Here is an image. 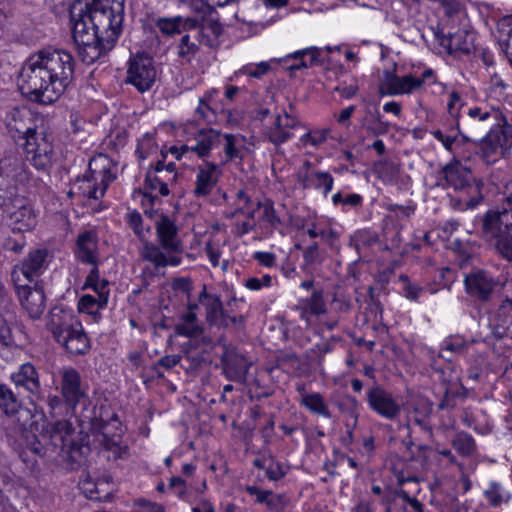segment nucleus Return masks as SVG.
Here are the masks:
<instances>
[{"instance_id": "1", "label": "nucleus", "mask_w": 512, "mask_h": 512, "mask_svg": "<svg viewBox=\"0 0 512 512\" xmlns=\"http://www.w3.org/2000/svg\"><path fill=\"white\" fill-rule=\"evenodd\" d=\"M125 0H87L70 13L72 38L81 60L90 65L116 45L125 18Z\"/></svg>"}, {"instance_id": "2", "label": "nucleus", "mask_w": 512, "mask_h": 512, "mask_svg": "<svg viewBox=\"0 0 512 512\" xmlns=\"http://www.w3.org/2000/svg\"><path fill=\"white\" fill-rule=\"evenodd\" d=\"M76 62L63 49L45 48L30 56L18 77L21 93L35 102L52 104L71 85Z\"/></svg>"}, {"instance_id": "3", "label": "nucleus", "mask_w": 512, "mask_h": 512, "mask_svg": "<svg viewBox=\"0 0 512 512\" xmlns=\"http://www.w3.org/2000/svg\"><path fill=\"white\" fill-rule=\"evenodd\" d=\"M437 186L442 189L451 188L463 195V198L454 203V208L459 210L474 209L483 200L482 181L476 179L471 169L456 159L447 163L437 173Z\"/></svg>"}, {"instance_id": "4", "label": "nucleus", "mask_w": 512, "mask_h": 512, "mask_svg": "<svg viewBox=\"0 0 512 512\" xmlns=\"http://www.w3.org/2000/svg\"><path fill=\"white\" fill-rule=\"evenodd\" d=\"M47 329L54 340L72 356L86 355L91 349L89 336L70 310L54 307L49 314Z\"/></svg>"}, {"instance_id": "5", "label": "nucleus", "mask_w": 512, "mask_h": 512, "mask_svg": "<svg viewBox=\"0 0 512 512\" xmlns=\"http://www.w3.org/2000/svg\"><path fill=\"white\" fill-rule=\"evenodd\" d=\"M479 235L501 258L512 262V222L507 209H489L476 217Z\"/></svg>"}, {"instance_id": "6", "label": "nucleus", "mask_w": 512, "mask_h": 512, "mask_svg": "<svg viewBox=\"0 0 512 512\" xmlns=\"http://www.w3.org/2000/svg\"><path fill=\"white\" fill-rule=\"evenodd\" d=\"M115 179L116 166L108 156L99 154L90 160L88 172L75 180L69 195L79 194L88 199L99 200Z\"/></svg>"}, {"instance_id": "7", "label": "nucleus", "mask_w": 512, "mask_h": 512, "mask_svg": "<svg viewBox=\"0 0 512 512\" xmlns=\"http://www.w3.org/2000/svg\"><path fill=\"white\" fill-rule=\"evenodd\" d=\"M433 413V404L427 399H418L410 402L406 408V428L407 437L403 440L407 451L411 454L412 460L422 458L426 460L432 448L425 444H418L413 438L415 427H418L428 438L432 437L433 429L431 417Z\"/></svg>"}, {"instance_id": "8", "label": "nucleus", "mask_w": 512, "mask_h": 512, "mask_svg": "<svg viewBox=\"0 0 512 512\" xmlns=\"http://www.w3.org/2000/svg\"><path fill=\"white\" fill-rule=\"evenodd\" d=\"M37 179L26 164L16 158L0 161V208L10 210L11 204L22 196L21 189L35 186Z\"/></svg>"}, {"instance_id": "9", "label": "nucleus", "mask_w": 512, "mask_h": 512, "mask_svg": "<svg viewBox=\"0 0 512 512\" xmlns=\"http://www.w3.org/2000/svg\"><path fill=\"white\" fill-rule=\"evenodd\" d=\"M17 147L21 149L25 160L38 171L48 172L57 158L53 135L44 126L21 141Z\"/></svg>"}, {"instance_id": "10", "label": "nucleus", "mask_w": 512, "mask_h": 512, "mask_svg": "<svg viewBox=\"0 0 512 512\" xmlns=\"http://www.w3.org/2000/svg\"><path fill=\"white\" fill-rule=\"evenodd\" d=\"M96 440L102 450L108 453L109 460L126 459L129 456V448L123 443V430L119 417L111 413L104 418L103 413L93 422Z\"/></svg>"}, {"instance_id": "11", "label": "nucleus", "mask_w": 512, "mask_h": 512, "mask_svg": "<svg viewBox=\"0 0 512 512\" xmlns=\"http://www.w3.org/2000/svg\"><path fill=\"white\" fill-rule=\"evenodd\" d=\"M463 285L467 296L479 305L495 303L504 287L499 276L481 268L465 273Z\"/></svg>"}, {"instance_id": "12", "label": "nucleus", "mask_w": 512, "mask_h": 512, "mask_svg": "<svg viewBox=\"0 0 512 512\" xmlns=\"http://www.w3.org/2000/svg\"><path fill=\"white\" fill-rule=\"evenodd\" d=\"M479 155L487 164H492L509 153L512 148V125H494L478 140Z\"/></svg>"}, {"instance_id": "13", "label": "nucleus", "mask_w": 512, "mask_h": 512, "mask_svg": "<svg viewBox=\"0 0 512 512\" xmlns=\"http://www.w3.org/2000/svg\"><path fill=\"white\" fill-rule=\"evenodd\" d=\"M157 70L152 57L145 53L132 55L127 62L125 83L143 94L152 89L156 82Z\"/></svg>"}, {"instance_id": "14", "label": "nucleus", "mask_w": 512, "mask_h": 512, "mask_svg": "<svg viewBox=\"0 0 512 512\" xmlns=\"http://www.w3.org/2000/svg\"><path fill=\"white\" fill-rule=\"evenodd\" d=\"M4 122L8 135L16 146L43 126V120L26 107H14L9 110Z\"/></svg>"}, {"instance_id": "15", "label": "nucleus", "mask_w": 512, "mask_h": 512, "mask_svg": "<svg viewBox=\"0 0 512 512\" xmlns=\"http://www.w3.org/2000/svg\"><path fill=\"white\" fill-rule=\"evenodd\" d=\"M437 80L436 74L433 69L425 68L420 76L407 74L398 76L393 72H386L383 81V88L386 91H381L382 95H403L410 94L413 91L421 88L423 85L435 84Z\"/></svg>"}, {"instance_id": "16", "label": "nucleus", "mask_w": 512, "mask_h": 512, "mask_svg": "<svg viewBox=\"0 0 512 512\" xmlns=\"http://www.w3.org/2000/svg\"><path fill=\"white\" fill-rule=\"evenodd\" d=\"M366 403L373 413L389 421L397 419L402 411L397 397L376 382L366 392Z\"/></svg>"}, {"instance_id": "17", "label": "nucleus", "mask_w": 512, "mask_h": 512, "mask_svg": "<svg viewBox=\"0 0 512 512\" xmlns=\"http://www.w3.org/2000/svg\"><path fill=\"white\" fill-rule=\"evenodd\" d=\"M49 251L46 248L32 249L14 266L12 279L14 283L20 281V275L29 283H37L38 279L48 268Z\"/></svg>"}, {"instance_id": "18", "label": "nucleus", "mask_w": 512, "mask_h": 512, "mask_svg": "<svg viewBox=\"0 0 512 512\" xmlns=\"http://www.w3.org/2000/svg\"><path fill=\"white\" fill-rule=\"evenodd\" d=\"M133 194L134 198H141L140 205L145 215L152 218L155 204L160 201L161 197L168 196L170 189L167 186V179H160L155 173L146 172L143 186L134 190Z\"/></svg>"}, {"instance_id": "19", "label": "nucleus", "mask_w": 512, "mask_h": 512, "mask_svg": "<svg viewBox=\"0 0 512 512\" xmlns=\"http://www.w3.org/2000/svg\"><path fill=\"white\" fill-rule=\"evenodd\" d=\"M72 251L77 262L87 266L100 265L102 260L98 231L91 228L79 232Z\"/></svg>"}, {"instance_id": "20", "label": "nucleus", "mask_w": 512, "mask_h": 512, "mask_svg": "<svg viewBox=\"0 0 512 512\" xmlns=\"http://www.w3.org/2000/svg\"><path fill=\"white\" fill-rule=\"evenodd\" d=\"M223 174L222 166L218 163L204 160L195 168L193 195L197 199H207L216 188Z\"/></svg>"}, {"instance_id": "21", "label": "nucleus", "mask_w": 512, "mask_h": 512, "mask_svg": "<svg viewBox=\"0 0 512 512\" xmlns=\"http://www.w3.org/2000/svg\"><path fill=\"white\" fill-rule=\"evenodd\" d=\"M60 394L66 398L69 405H78L87 398V386L82 382V377L77 369L64 366L59 369Z\"/></svg>"}, {"instance_id": "22", "label": "nucleus", "mask_w": 512, "mask_h": 512, "mask_svg": "<svg viewBox=\"0 0 512 512\" xmlns=\"http://www.w3.org/2000/svg\"><path fill=\"white\" fill-rule=\"evenodd\" d=\"M11 381L18 389H23L34 403V400H44V391L40 382V375L36 367L25 362L10 376Z\"/></svg>"}, {"instance_id": "23", "label": "nucleus", "mask_w": 512, "mask_h": 512, "mask_svg": "<svg viewBox=\"0 0 512 512\" xmlns=\"http://www.w3.org/2000/svg\"><path fill=\"white\" fill-rule=\"evenodd\" d=\"M14 232H29L37 226V214L30 201L21 197L11 204L10 210H4Z\"/></svg>"}, {"instance_id": "24", "label": "nucleus", "mask_w": 512, "mask_h": 512, "mask_svg": "<svg viewBox=\"0 0 512 512\" xmlns=\"http://www.w3.org/2000/svg\"><path fill=\"white\" fill-rule=\"evenodd\" d=\"M185 28L193 32V38L198 41L199 45L216 48L220 44L219 38L223 33V27L217 12L200 19L193 27Z\"/></svg>"}, {"instance_id": "25", "label": "nucleus", "mask_w": 512, "mask_h": 512, "mask_svg": "<svg viewBox=\"0 0 512 512\" xmlns=\"http://www.w3.org/2000/svg\"><path fill=\"white\" fill-rule=\"evenodd\" d=\"M156 236L159 245L167 253H174L178 256L184 251L182 240L179 236V229L175 221L169 216L162 214L156 222Z\"/></svg>"}, {"instance_id": "26", "label": "nucleus", "mask_w": 512, "mask_h": 512, "mask_svg": "<svg viewBox=\"0 0 512 512\" xmlns=\"http://www.w3.org/2000/svg\"><path fill=\"white\" fill-rule=\"evenodd\" d=\"M16 292L22 308L33 320L40 319L46 309V296L42 287L15 283Z\"/></svg>"}, {"instance_id": "27", "label": "nucleus", "mask_w": 512, "mask_h": 512, "mask_svg": "<svg viewBox=\"0 0 512 512\" xmlns=\"http://www.w3.org/2000/svg\"><path fill=\"white\" fill-rule=\"evenodd\" d=\"M311 162L306 161L303 171L298 174V180L304 189H314L320 191L324 197L333 190L334 177L323 170L311 169Z\"/></svg>"}, {"instance_id": "28", "label": "nucleus", "mask_w": 512, "mask_h": 512, "mask_svg": "<svg viewBox=\"0 0 512 512\" xmlns=\"http://www.w3.org/2000/svg\"><path fill=\"white\" fill-rule=\"evenodd\" d=\"M293 310L306 326H310L314 317H320L327 312L323 289H314L310 297L299 299Z\"/></svg>"}, {"instance_id": "29", "label": "nucleus", "mask_w": 512, "mask_h": 512, "mask_svg": "<svg viewBox=\"0 0 512 512\" xmlns=\"http://www.w3.org/2000/svg\"><path fill=\"white\" fill-rule=\"evenodd\" d=\"M438 35L440 45L448 50L450 54L461 52L469 54L473 47L474 35L466 29H455L449 27L447 32L442 31Z\"/></svg>"}, {"instance_id": "30", "label": "nucleus", "mask_w": 512, "mask_h": 512, "mask_svg": "<svg viewBox=\"0 0 512 512\" xmlns=\"http://www.w3.org/2000/svg\"><path fill=\"white\" fill-rule=\"evenodd\" d=\"M221 362L223 373L227 379L239 383L246 380L250 363L236 349H226L223 353Z\"/></svg>"}, {"instance_id": "31", "label": "nucleus", "mask_w": 512, "mask_h": 512, "mask_svg": "<svg viewBox=\"0 0 512 512\" xmlns=\"http://www.w3.org/2000/svg\"><path fill=\"white\" fill-rule=\"evenodd\" d=\"M223 141V133L213 128L200 129L194 138V144L191 145V152L199 158L207 160L211 152L218 148Z\"/></svg>"}, {"instance_id": "32", "label": "nucleus", "mask_w": 512, "mask_h": 512, "mask_svg": "<svg viewBox=\"0 0 512 512\" xmlns=\"http://www.w3.org/2000/svg\"><path fill=\"white\" fill-rule=\"evenodd\" d=\"M51 444L62 451L73 450L76 445L74 441L75 428L67 420H57L50 423L47 428Z\"/></svg>"}, {"instance_id": "33", "label": "nucleus", "mask_w": 512, "mask_h": 512, "mask_svg": "<svg viewBox=\"0 0 512 512\" xmlns=\"http://www.w3.org/2000/svg\"><path fill=\"white\" fill-rule=\"evenodd\" d=\"M323 50L317 47H308L287 55L284 59L285 67L291 72L307 69L323 62Z\"/></svg>"}, {"instance_id": "34", "label": "nucleus", "mask_w": 512, "mask_h": 512, "mask_svg": "<svg viewBox=\"0 0 512 512\" xmlns=\"http://www.w3.org/2000/svg\"><path fill=\"white\" fill-rule=\"evenodd\" d=\"M220 91L217 88H210L199 97L198 106L195 109V117L198 120H202L207 124L218 121L219 106L221 100H219Z\"/></svg>"}, {"instance_id": "35", "label": "nucleus", "mask_w": 512, "mask_h": 512, "mask_svg": "<svg viewBox=\"0 0 512 512\" xmlns=\"http://www.w3.org/2000/svg\"><path fill=\"white\" fill-rule=\"evenodd\" d=\"M143 260L151 262L156 269L167 266H179L182 257L174 253H167L160 245L146 241L141 250Z\"/></svg>"}, {"instance_id": "36", "label": "nucleus", "mask_w": 512, "mask_h": 512, "mask_svg": "<svg viewBox=\"0 0 512 512\" xmlns=\"http://www.w3.org/2000/svg\"><path fill=\"white\" fill-rule=\"evenodd\" d=\"M199 302L205 307L206 319L209 324L228 327L226 313L219 296L209 294L204 286L199 294Z\"/></svg>"}, {"instance_id": "37", "label": "nucleus", "mask_w": 512, "mask_h": 512, "mask_svg": "<svg viewBox=\"0 0 512 512\" xmlns=\"http://www.w3.org/2000/svg\"><path fill=\"white\" fill-rule=\"evenodd\" d=\"M223 148V156L219 165L222 167L228 163L244 159L245 137L241 134L223 133V141L220 145Z\"/></svg>"}, {"instance_id": "38", "label": "nucleus", "mask_w": 512, "mask_h": 512, "mask_svg": "<svg viewBox=\"0 0 512 512\" xmlns=\"http://www.w3.org/2000/svg\"><path fill=\"white\" fill-rule=\"evenodd\" d=\"M483 497L492 508H500L512 501V491L502 482L491 480L483 490Z\"/></svg>"}, {"instance_id": "39", "label": "nucleus", "mask_w": 512, "mask_h": 512, "mask_svg": "<svg viewBox=\"0 0 512 512\" xmlns=\"http://www.w3.org/2000/svg\"><path fill=\"white\" fill-rule=\"evenodd\" d=\"M147 173H155L160 179H167V186L172 185L177 178L176 164L174 161L167 162V152L161 150L160 158L151 163L146 170Z\"/></svg>"}, {"instance_id": "40", "label": "nucleus", "mask_w": 512, "mask_h": 512, "mask_svg": "<svg viewBox=\"0 0 512 512\" xmlns=\"http://www.w3.org/2000/svg\"><path fill=\"white\" fill-rule=\"evenodd\" d=\"M300 405L312 414L322 416L327 419L332 417L328 403L319 392L305 394L304 397L300 399Z\"/></svg>"}, {"instance_id": "41", "label": "nucleus", "mask_w": 512, "mask_h": 512, "mask_svg": "<svg viewBox=\"0 0 512 512\" xmlns=\"http://www.w3.org/2000/svg\"><path fill=\"white\" fill-rule=\"evenodd\" d=\"M45 402L49 408V413L53 417L57 416H74L76 413L77 406L69 405L66 401V398L61 394L54 395L49 394L47 398L44 397V400H34V403Z\"/></svg>"}, {"instance_id": "42", "label": "nucleus", "mask_w": 512, "mask_h": 512, "mask_svg": "<svg viewBox=\"0 0 512 512\" xmlns=\"http://www.w3.org/2000/svg\"><path fill=\"white\" fill-rule=\"evenodd\" d=\"M183 3H186L192 11H194L195 15L193 17H188L184 21L183 27H193L198 23V21L202 18H206V16L216 12L213 7V4H209L204 0H182Z\"/></svg>"}, {"instance_id": "43", "label": "nucleus", "mask_w": 512, "mask_h": 512, "mask_svg": "<svg viewBox=\"0 0 512 512\" xmlns=\"http://www.w3.org/2000/svg\"><path fill=\"white\" fill-rule=\"evenodd\" d=\"M14 304L7 309L0 308V344L3 346H11L15 343L11 323L14 318Z\"/></svg>"}, {"instance_id": "44", "label": "nucleus", "mask_w": 512, "mask_h": 512, "mask_svg": "<svg viewBox=\"0 0 512 512\" xmlns=\"http://www.w3.org/2000/svg\"><path fill=\"white\" fill-rule=\"evenodd\" d=\"M20 408L21 401L12 389L8 385L0 383V409L6 415H14Z\"/></svg>"}, {"instance_id": "45", "label": "nucleus", "mask_w": 512, "mask_h": 512, "mask_svg": "<svg viewBox=\"0 0 512 512\" xmlns=\"http://www.w3.org/2000/svg\"><path fill=\"white\" fill-rule=\"evenodd\" d=\"M452 447L463 457L472 456L477 450L475 439L465 431L456 433L452 439Z\"/></svg>"}, {"instance_id": "46", "label": "nucleus", "mask_w": 512, "mask_h": 512, "mask_svg": "<svg viewBox=\"0 0 512 512\" xmlns=\"http://www.w3.org/2000/svg\"><path fill=\"white\" fill-rule=\"evenodd\" d=\"M293 133L286 130L282 125L280 119L274 120V123L266 128L265 137L274 146L278 147L293 138Z\"/></svg>"}, {"instance_id": "47", "label": "nucleus", "mask_w": 512, "mask_h": 512, "mask_svg": "<svg viewBox=\"0 0 512 512\" xmlns=\"http://www.w3.org/2000/svg\"><path fill=\"white\" fill-rule=\"evenodd\" d=\"M26 237L24 233L14 232L13 228H11L10 233L3 234L0 238L1 247L10 252H14L16 254H20L24 247L26 246Z\"/></svg>"}, {"instance_id": "48", "label": "nucleus", "mask_w": 512, "mask_h": 512, "mask_svg": "<svg viewBox=\"0 0 512 512\" xmlns=\"http://www.w3.org/2000/svg\"><path fill=\"white\" fill-rule=\"evenodd\" d=\"M124 220L140 240L146 239L150 232V227H144L143 217L138 210L128 209L124 216Z\"/></svg>"}, {"instance_id": "49", "label": "nucleus", "mask_w": 512, "mask_h": 512, "mask_svg": "<svg viewBox=\"0 0 512 512\" xmlns=\"http://www.w3.org/2000/svg\"><path fill=\"white\" fill-rule=\"evenodd\" d=\"M332 204L336 207L342 206V210L357 209L363 205V197L357 193L343 194L341 191L334 193L331 197Z\"/></svg>"}, {"instance_id": "50", "label": "nucleus", "mask_w": 512, "mask_h": 512, "mask_svg": "<svg viewBox=\"0 0 512 512\" xmlns=\"http://www.w3.org/2000/svg\"><path fill=\"white\" fill-rule=\"evenodd\" d=\"M467 115L469 116L470 123V134L468 136L472 137L471 142H476L477 140L474 138V136H477L480 134L479 130V124L487 121L491 117V113L487 110H483L479 107L469 108Z\"/></svg>"}, {"instance_id": "51", "label": "nucleus", "mask_w": 512, "mask_h": 512, "mask_svg": "<svg viewBox=\"0 0 512 512\" xmlns=\"http://www.w3.org/2000/svg\"><path fill=\"white\" fill-rule=\"evenodd\" d=\"M157 150L156 140L153 134L146 133L137 142L135 155L139 161L146 160Z\"/></svg>"}, {"instance_id": "52", "label": "nucleus", "mask_w": 512, "mask_h": 512, "mask_svg": "<svg viewBox=\"0 0 512 512\" xmlns=\"http://www.w3.org/2000/svg\"><path fill=\"white\" fill-rule=\"evenodd\" d=\"M475 340H467L461 335H451L446 337L440 345L441 351L451 353H462Z\"/></svg>"}, {"instance_id": "53", "label": "nucleus", "mask_w": 512, "mask_h": 512, "mask_svg": "<svg viewBox=\"0 0 512 512\" xmlns=\"http://www.w3.org/2000/svg\"><path fill=\"white\" fill-rule=\"evenodd\" d=\"M462 106L460 94L456 91H452L449 94V99L447 103L448 113L449 115L455 119L456 121V129L458 134L461 136L462 141H472V137L468 136V134H464L460 129V124L458 122L459 109Z\"/></svg>"}, {"instance_id": "54", "label": "nucleus", "mask_w": 512, "mask_h": 512, "mask_svg": "<svg viewBox=\"0 0 512 512\" xmlns=\"http://www.w3.org/2000/svg\"><path fill=\"white\" fill-rule=\"evenodd\" d=\"M269 70L270 64L266 61H262L258 64L250 63L242 66L238 71L234 72L229 80L233 81L238 75H248L253 78H261L263 75L268 73Z\"/></svg>"}, {"instance_id": "55", "label": "nucleus", "mask_w": 512, "mask_h": 512, "mask_svg": "<svg viewBox=\"0 0 512 512\" xmlns=\"http://www.w3.org/2000/svg\"><path fill=\"white\" fill-rule=\"evenodd\" d=\"M399 281L402 283V295L411 301H418L425 289L418 284L412 282L405 274L399 276Z\"/></svg>"}, {"instance_id": "56", "label": "nucleus", "mask_w": 512, "mask_h": 512, "mask_svg": "<svg viewBox=\"0 0 512 512\" xmlns=\"http://www.w3.org/2000/svg\"><path fill=\"white\" fill-rule=\"evenodd\" d=\"M199 50V45L191 41V35L185 34L178 44V56L190 62Z\"/></svg>"}, {"instance_id": "57", "label": "nucleus", "mask_w": 512, "mask_h": 512, "mask_svg": "<svg viewBox=\"0 0 512 512\" xmlns=\"http://www.w3.org/2000/svg\"><path fill=\"white\" fill-rule=\"evenodd\" d=\"M256 207L263 209L261 219L271 229H275L281 224V220L276 215L275 208H274V205L272 202L267 201V202L262 203L261 201H257Z\"/></svg>"}, {"instance_id": "58", "label": "nucleus", "mask_w": 512, "mask_h": 512, "mask_svg": "<svg viewBox=\"0 0 512 512\" xmlns=\"http://www.w3.org/2000/svg\"><path fill=\"white\" fill-rule=\"evenodd\" d=\"M508 85L504 80L497 74L491 76L489 86L487 88L488 96L497 101H501L506 98V90Z\"/></svg>"}, {"instance_id": "59", "label": "nucleus", "mask_w": 512, "mask_h": 512, "mask_svg": "<svg viewBox=\"0 0 512 512\" xmlns=\"http://www.w3.org/2000/svg\"><path fill=\"white\" fill-rule=\"evenodd\" d=\"M106 306H101L98 301V297H94L90 294L82 295L78 300V310L81 313H87L94 315L99 310L104 309Z\"/></svg>"}, {"instance_id": "60", "label": "nucleus", "mask_w": 512, "mask_h": 512, "mask_svg": "<svg viewBox=\"0 0 512 512\" xmlns=\"http://www.w3.org/2000/svg\"><path fill=\"white\" fill-rule=\"evenodd\" d=\"M288 472V468L284 465V463L276 460L271 457L268 460L265 475L270 481H279Z\"/></svg>"}, {"instance_id": "61", "label": "nucleus", "mask_w": 512, "mask_h": 512, "mask_svg": "<svg viewBox=\"0 0 512 512\" xmlns=\"http://www.w3.org/2000/svg\"><path fill=\"white\" fill-rule=\"evenodd\" d=\"M184 25L180 17L174 19L160 18L156 22L157 28L166 35L180 33V27Z\"/></svg>"}, {"instance_id": "62", "label": "nucleus", "mask_w": 512, "mask_h": 512, "mask_svg": "<svg viewBox=\"0 0 512 512\" xmlns=\"http://www.w3.org/2000/svg\"><path fill=\"white\" fill-rule=\"evenodd\" d=\"M175 331L180 336L196 338L203 333V328L198 323L179 321V323L175 326Z\"/></svg>"}, {"instance_id": "63", "label": "nucleus", "mask_w": 512, "mask_h": 512, "mask_svg": "<svg viewBox=\"0 0 512 512\" xmlns=\"http://www.w3.org/2000/svg\"><path fill=\"white\" fill-rule=\"evenodd\" d=\"M431 134L433 135V137L436 140H438L439 142L442 143V145L444 146V148L447 151H449L451 153H456V146L460 142L457 135H455V134L447 135L439 129L432 131Z\"/></svg>"}, {"instance_id": "64", "label": "nucleus", "mask_w": 512, "mask_h": 512, "mask_svg": "<svg viewBox=\"0 0 512 512\" xmlns=\"http://www.w3.org/2000/svg\"><path fill=\"white\" fill-rule=\"evenodd\" d=\"M134 510L135 512H166L162 504L144 498L135 501Z\"/></svg>"}]
</instances>
